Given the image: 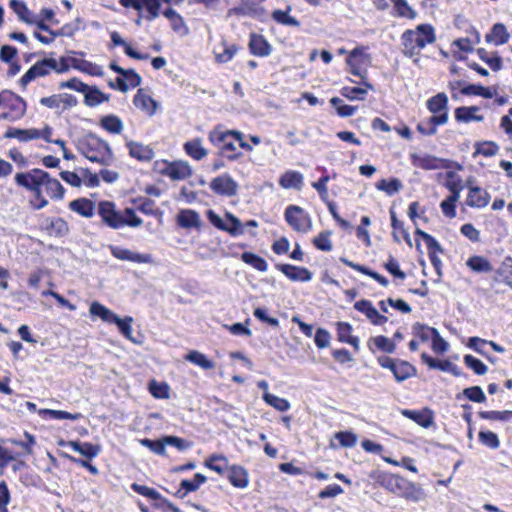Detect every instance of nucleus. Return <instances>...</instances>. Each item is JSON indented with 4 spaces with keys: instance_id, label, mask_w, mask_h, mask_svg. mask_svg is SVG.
I'll list each match as a JSON object with an SVG mask.
<instances>
[{
    "instance_id": "f257e3e1",
    "label": "nucleus",
    "mask_w": 512,
    "mask_h": 512,
    "mask_svg": "<svg viewBox=\"0 0 512 512\" xmlns=\"http://www.w3.org/2000/svg\"><path fill=\"white\" fill-rule=\"evenodd\" d=\"M98 215L104 225L114 230L124 227L138 228L143 224V220L137 216L134 209H118L116 204L111 201L98 203Z\"/></svg>"
},
{
    "instance_id": "f03ea898",
    "label": "nucleus",
    "mask_w": 512,
    "mask_h": 512,
    "mask_svg": "<svg viewBox=\"0 0 512 512\" xmlns=\"http://www.w3.org/2000/svg\"><path fill=\"white\" fill-rule=\"evenodd\" d=\"M436 41L435 30L430 24H419L401 35L402 52L406 57L417 58L427 44ZM417 62V59H414Z\"/></svg>"
},
{
    "instance_id": "7ed1b4c3",
    "label": "nucleus",
    "mask_w": 512,
    "mask_h": 512,
    "mask_svg": "<svg viewBox=\"0 0 512 512\" xmlns=\"http://www.w3.org/2000/svg\"><path fill=\"white\" fill-rule=\"evenodd\" d=\"M78 151L91 162L108 166L113 162V153L109 144L96 136L87 134L78 142Z\"/></svg>"
},
{
    "instance_id": "20e7f679",
    "label": "nucleus",
    "mask_w": 512,
    "mask_h": 512,
    "mask_svg": "<svg viewBox=\"0 0 512 512\" xmlns=\"http://www.w3.org/2000/svg\"><path fill=\"white\" fill-rule=\"evenodd\" d=\"M69 70L68 60L61 57L59 60L54 58H45L37 61L20 79L22 86H27L31 81L38 77H44L51 71L63 73Z\"/></svg>"
},
{
    "instance_id": "39448f33",
    "label": "nucleus",
    "mask_w": 512,
    "mask_h": 512,
    "mask_svg": "<svg viewBox=\"0 0 512 512\" xmlns=\"http://www.w3.org/2000/svg\"><path fill=\"white\" fill-rule=\"evenodd\" d=\"M209 140L220 149L223 156L230 160H235L240 155L234 153L236 151L234 141H241V132L239 131H222L219 128H215L209 133Z\"/></svg>"
},
{
    "instance_id": "423d86ee",
    "label": "nucleus",
    "mask_w": 512,
    "mask_h": 512,
    "mask_svg": "<svg viewBox=\"0 0 512 512\" xmlns=\"http://www.w3.org/2000/svg\"><path fill=\"white\" fill-rule=\"evenodd\" d=\"M0 106L7 111L0 114L1 119L17 121L26 113V102L11 91L5 90L0 93Z\"/></svg>"
},
{
    "instance_id": "0eeeda50",
    "label": "nucleus",
    "mask_w": 512,
    "mask_h": 512,
    "mask_svg": "<svg viewBox=\"0 0 512 512\" xmlns=\"http://www.w3.org/2000/svg\"><path fill=\"white\" fill-rule=\"evenodd\" d=\"M156 167L159 173L174 181L184 180L192 175L191 166L186 161H160L156 162Z\"/></svg>"
},
{
    "instance_id": "6e6552de",
    "label": "nucleus",
    "mask_w": 512,
    "mask_h": 512,
    "mask_svg": "<svg viewBox=\"0 0 512 512\" xmlns=\"http://www.w3.org/2000/svg\"><path fill=\"white\" fill-rule=\"evenodd\" d=\"M285 220L297 232L306 233L312 228V220L303 208L289 205L285 210Z\"/></svg>"
},
{
    "instance_id": "1a4fd4ad",
    "label": "nucleus",
    "mask_w": 512,
    "mask_h": 512,
    "mask_svg": "<svg viewBox=\"0 0 512 512\" xmlns=\"http://www.w3.org/2000/svg\"><path fill=\"white\" fill-rule=\"evenodd\" d=\"M207 217L216 228L228 232L232 236H238L244 233L242 222L231 213H226V218L222 219L213 210H208Z\"/></svg>"
},
{
    "instance_id": "9d476101",
    "label": "nucleus",
    "mask_w": 512,
    "mask_h": 512,
    "mask_svg": "<svg viewBox=\"0 0 512 512\" xmlns=\"http://www.w3.org/2000/svg\"><path fill=\"white\" fill-rule=\"evenodd\" d=\"M27 179L30 181V184H44V191L51 198L62 199L64 196L65 190L61 183L57 179L51 178L44 170L37 172Z\"/></svg>"
},
{
    "instance_id": "9b49d317",
    "label": "nucleus",
    "mask_w": 512,
    "mask_h": 512,
    "mask_svg": "<svg viewBox=\"0 0 512 512\" xmlns=\"http://www.w3.org/2000/svg\"><path fill=\"white\" fill-rule=\"evenodd\" d=\"M125 8H133L138 12H144V18L152 21L159 16L161 0H119Z\"/></svg>"
},
{
    "instance_id": "f8f14e48",
    "label": "nucleus",
    "mask_w": 512,
    "mask_h": 512,
    "mask_svg": "<svg viewBox=\"0 0 512 512\" xmlns=\"http://www.w3.org/2000/svg\"><path fill=\"white\" fill-rule=\"evenodd\" d=\"M108 249L113 257L121 261H129L139 264L153 263V257L149 253H138L136 251L116 245H109Z\"/></svg>"
},
{
    "instance_id": "ddd939ff",
    "label": "nucleus",
    "mask_w": 512,
    "mask_h": 512,
    "mask_svg": "<svg viewBox=\"0 0 512 512\" xmlns=\"http://www.w3.org/2000/svg\"><path fill=\"white\" fill-rule=\"evenodd\" d=\"M210 188L216 194L233 196L237 192L238 184L228 174H223L211 181Z\"/></svg>"
},
{
    "instance_id": "4468645a",
    "label": "nucleus",
    "mask_w": 512,
    "mask_h": 512,
    "mask_svg": "<svg viewBox=\"0 0 512 512\" xmlns=\"http://www.w3.org/2000/svg\"><path fill=\"white\" fill-rule=\"evenodd\" d=\"M447 187L451 191V195L441 202L440 208L446 217L454 218L456 216V203L460 198L461 188H459L456 183H448Z\"/></svg>"
},
{
    "instance_id": "2eb2a0df",
    "label": "nucleus",
    "mask_w": 512,
    "mask_h": 512,
    "mask_svg": "<svg viewBox=\"0 0 512 512\" xmlns=\"http://www.w3.org/2000/svg\"><path fill=\"white\" fill-rule=\"evenodd\" d=\"M354 308L365 314L374 325H382L388 321V318L378 312V310L368 300H360L354 304Z\"/></svg>"
},
{
    "instance_id": "dca6fc26",
    "label": "nucleus",
    "mask_w": 512,
    "mask_h": 512,
    "mask_svg": "<svg viewBox=\"0 0 512 512\" xmlns=\"http://www.w3.org/2000/svg\"><path fill=\"white\" fill-rule=\"evenodd\" d=\"M276 267L291 281L308 282L312 279V273L307 268L290 264H279Z\"/></svg>"
},
{
    "instance_id": "f3484780",
    "label": "nucleus",
    "mask_w": 512,
    "mask_h": 512,
    "mask_svg": "<svg viewBox=\"0 0 512 512\" xmlns=\"http://www.w3.org/2000/svg\"><path fill=\"white\" fill-rule=\"evenodd\" d=\"M427 109L431 112L432 116L445 115L446 123L448 122V97L445 93L441 92L428 99L426 102Z\"/></svg>"
},
{
    "instance_id": "a211bd4d",
    "label": "nucleus",
    "mask_w": 512,
    "mask_h": 512,
    "mask_svg": "<svg viewBox=\"0 0 512 512\" xmlns=\"http://www.w3.org/2000/svg\"><path fill=\"white\" fill-rule=\"evenodd\" d=\"M468 188L469 193L466 199V204L469 207L481 209L488 205L491 197L486 190L478 186H468Z\"/></svg>"
},
{
    "instance_id": "6ab92c4d",
    "label": "nucleus",
    "mask_w": 512,
    "mask_h": 512,
    "mask_svg": "<svg viewBox=\"0 0 512 512\" xmlns=\"http://www.w3.org/2000/svg\"><path fill=\"white\" fill-rule=\"evenodd\" d=\"M250 52L258 57H267L272 53L271 44L263 35L252 33L249 40Z\"/></svg>"
},
{
    "instance_id": "aec40b11",
    "label": "nucleus",
    "mask_w": 512,
    "mask_h": 512,
    "mask_svg": "<svg viewBox=\"0 0 512 512\" xmlns=\"http://www.w3.org/2000/svg\"><path fill=\"white\" fill-rule=\"evenodd\" d=\"M37 172H41V169H33L31 171L21 172L15 175V182L17 185L31 191L33 193V198H39L43 196L44 184H30V181L26 179V177H31Z\"/></svg>"
},
{
    "instance_id": "412c9836",
    "label": "nucleus",
    "mask_w": 512,
    "mask_h": 512,
    "mask_svg": "<svg viewBox=\"0 0 512 512\" xmlns=\"http://www.w3.org/2000/svg\"><path fill=\"white\" fill-rule=\"evenodd\" d=\"M410 158L412 165L417 168L425 170H437L441 168V159L429 154L412 153Z\"/></svg>"
},
{
    "instance_id": "4be33fe9",
    "label": "nucleus",
    "mask_w": 512,
    "mask_h": 512,
    "mask_svg": "<svg viewBox=\"0 0 512 512\" xmlns=\"http://www.w3.org/2000/svg\"><path fill=\"white\" fill-rule=\"evenodd\" d=\"M177 224L185 229H199L202 226V220L195 210L182 209L177 215Z\"/></svg>"
},
{
    "instance_id": "5701e85b",
    "label": "nucleus",
    "mask_w": 512,
    "mask_h": 512,
    "mask_svg": "<svg viewBox=\"0 0 512 512\" xmlns=\"http://www.w3.org/2000/svg\"><path fill=\"white\" fill-rule=\"evenodd\" d=\"M402 415L413 420L423 428H429L434 423L433 412L428 408L421 411L405 409L402 411Z\"/></svg>"
},
{
    "instance_id": "b1692460",
    "label": "nucleus",
    "mask_w": 512,
    "mask_h": 512,
    "mask_svg": "<svg viewBox=\"0 0 512 512\" xmlns=\"http://www.w3.org/2000/svg\"><path fill=\"white\" fill-rule=\"evenodd\" d=\"M126 145L129 150V155L139 161L147 162L154 157V151L149 145L135 141H128Z\"/></svg>"
},
{
    "instance_id": "393cba45",
    "label": "nucleus",
    "mask_w": 512,
    "mask_h": 512,
    "mask_svg": "<svg viewBox=\"0 0 512 512\" xmlns=\"http://www.w3.org/2000/svg\"><path fill=\"white\" fill-rule=\"evenodd\" d=\"M446 124L445 115L442 116H430L417 125V131L424 136H432L437 133V127Z\"/></svg>"
},
{
    "instance_id": "a878e982",
    "label": "nucleus",
    "mask_w": 512,
    "mask_h": 512,
    "mask_svg": "<svg viewBox=\"0 0 512 512\" xmlns=\"http://www.w3.org/2000/svg\"><path fill=\"white\" fill-rule=\"evenodd\" d=\"M238 51L239 47L236 44L222 41L221 44L214 49L215 60L222 64L228 63L234 58Z\"/></svg>"
},
{
    "instance_id": "bb28decb",
    "label": "nucleus",
    "mask_w": 512,
    "mask_h": 512,
    "mask_svg": "<svg viewBox=\"0 0 512 512\" xmlns=\"http://www.w3.org/2000/svg\"><path fill=\"white\" fill-rule=\"evenodd\" d=\"M134 104L149 116H153L158 108V103L150 95L146 94L143 89L137 91L134 96Z\"/></svg>"
},
{
    "instance_id": "cd10ccee",
    "label": "nucleus",
    "mask_w": 512,
    "mask_h": 512,
    "mask_svg": "<svg viewBox=\"0 0 512 512\" xmlns=\"http://www.w3.org/2000/svg\"><path fill=\"white\" fill-rule=\"evenodd\" d=\"M163 15L169 20L171 29L175 33L181 36H185L189 33V28L183 17L176 10L168 8L163 12Z\"/></svg>"
},
{
    "instance_id": "c85d7f7f",
    "label": "nucleus",
    "mask_w": 512,
    "mask_h": 512,
    "mask_svg": "<svg viewBox=\"0 0 512 512\" xmlns=\"http://www.w3.org/2000/svg\"><path fill=\"white\" fill-rule=\"evenodd\" d=\"M279 185L284 189L300 190L303 185V175L298 171L288 170L281 175Z\"/></svg>"
},
{
    "instance_id": "c756f323",
    "label": "nucleus",
    "mask_w": 512,
    "mask_h": 512,
    "mask_svg": "<svg viewBox=\"0 0 512 512\" xmlns=\"http://www.w3.org/2000/svg\"><path fill=\"white\" fill-rule=\"evenodd\" d=\"M44 228L50 236L54 237H63L69 232L68 224L62 218L46 219Z\"/></svg>"
},
{
    "instance_id": "7c9ffc66",
    "label": "nucleus",
    "mask_w": 512,
    "mask_h": 512,
    "mask_svg": "<svg viewBox=\"0 0 512 512\" xmlns=\"http://www.w3.org/2000/svg\"><path fill=\"white\" fill-rule=\"evenodd\" d=\"M184 151L192 159L200 161L208 155V150L203 146L200 138H194L185 142Z\"/></svg>"
},
{
    "instance_id": "2f4dec72",
    "label": "nucleus",
    "mask_w": 512,
    "mask_h": 512,
    "mask_svg": "<svg viewBox=\"0 0 512 512\" xmlns=\"http://www.w3.org/2000/svg\"><path fill=\"white\" fill-rule=\"evenodd\" d=\"M509 33L502 23H496L491 28L490 33L485 36V40L488 43H492L496 46L506 43L509 39Z\"/></svg>"
},
{
    "instance_id": "473e14b6",
    "label": "nucleus",
    "mask_w": 512,
    "mask_h": 512,
    "mask_svg": "<svg viewBox=\"0 0 512 512\" xmlns=\"http://www.w3.org/2000/svg\"><path fill=\"white\" fill-rule=\"evenodd\" d=\"M337 338L340 342L350 344L356 350L359 349V339L352 336V326L347 322H337Z\"/></svg>"
},
{
    "instance_id": "72a5a7b5",
    "label": "nucleus",
    "mask_w": 512,
    "mask_h": 512,
    "mask_svg": "<svg viewBox=\"0 0 512 512\" xmlns=\"http://www.w3.org/2000/svg\"><path fill=\"white\" fill-rule=\"evenodd\" d=\"M479 108L477 106L458 107L455 110V119L458 122L468 123L471 121L481 122L484 120L482 115L478 114Z\"/></svg>"
},
{
    "instance_id": "f704fd0d",
    "label": "nucleus",
    "mask_w": 512,
    "mask_h": 512,
    "mask_svg": "<svg viewBox=\"0 0 512 512\" xmlns=\"http://www.w3.org/2000/svg\"><path fill=\"white\" fill-rule=\"evenodd\" d=\"M5 138H15L20 142H27L34 139L40 138V130L38 129H18V128H9L5 134Z\"/></svg>"
},
{
    "instance_id": "c9c22d12",
    "label": "nucleus",
    "mask_w": 512,
    "mask_h": 512,
    "mask_svg": "<svg viewBox=\"0 0 512 512\" xmlns=\"http://www.w3.org/2000/svg\"><path fill=\"white\" fill-rule=\"evenodd\" d=\"M66 445L72 448L73 451L87 458H94L100 452V446L93 445L88 442L80 443L77 441H69L66 443Z\"/></svg>"
},
{
    "instance_id": "e433bc0d",
    "label": "nucleus",
    "mask_w": 512,
    "mask_h": 512,
    "mask_svg": "<svg viewBox=\"0 0 512 512\" xmlns=\"http://www.w3.org/2000/svg\"><path fill=\"white\" fill-rule=\"evenodd\" d=\"M340 261L342 263H344L345 265L351 267L352 269H354V270H356L358 272H361V273H363L365 275L370 276L371 278L376 280L383 287H387L388 284H389L388 280L385 277H383L382 275H380L379 273H377L375 271H372V270L368 269L367 267H365L363 265L356 264V263L348 260L345 257H341Z\"/></svg>"
},
{
    "instance_id": "4c0bfd02",
    "label": "nucleus",
    "mask_w": 512,
    "mask_h": 512,
    "mask_svg": "<svg viewBox=\"0 0 512 512\" xmlns=\"http://www.w3.org/2000/svg\"><path fill=\"white\" fill-rule=\"evenodd\" d=\"M340 261L342 263H344L345 265L351 267L352 269H354V270H356L358 272H361V273H363L365 275L370 276L371 278L376 280L383 287H387L388 284H389L388 280L385 277H383L382 275H380L379 273H377L375 271H372V270L368 269L367 267H365L363 265L356 264V263L348 260L345 257H341Z\"/></svg>"
},
{
    "instance_id": "58836bf2",
    "label": "nucleus",
    "mask_w": 512,
    "mask_h": 512,
    "mask_svg": "<svg viewBox=\"0 0 512 512\" xmlns=\"http://www.w3.org/2000/svg\"><path fill=\"white\" fill-rule=\"evenodd\" d=\"M340 261L342 263H344L345 265L351 267L352 269H354V270H356L358 272H361V273H363L365 275L370 276L371 278L376 280L383 287H387L388 284H389L388 280L385 277H383L382 275H380L379 273H377L375 271H372V270L368 269L367 267H365L363 265L356 264V263L348 260L345 257H341Z\"/></svg>"
},
{
    "instance_id": "ea45409f",
    "label": "nucleus",
    "mask_w": 512,
    "mask_h": 512,
    "mask_svg": "<svg viewBox=\"0 0 512 512\" xmlns=\"http://www.w3.org/2000/svg\"><path fill=\"white\" fill-rule=\"evenodd\" d=\"M340 261L342 263H344L345 265L351 267L352 269H354V270H356L358 272H361V273H363L365 275L370 276L371 278L376 280L383 287H387L388 284H389L388 280L385 277H383L382 275H380L379 273H377L375 271H372V270L368 269L367 267H365L363 265L356 264V263L348 260L345 257H341Z\"/></svg>"
},
{
    "instance_id": "a19ab883",
    "label": "nucleus",
    "mask_w": 512,
    "mask_h": 512,
    "mask_svg": "<svg viewBox=\"0 0 512 512\" xmlns=\"http://www.w3.org/2000/svg\"><path fill=\"white\" fill-rule=\"evenodd\" d=\"M229 482L237 488H246L248 486V474L245 469L239 466H232L228 473Z\"/></svg>"
},
{
    "instance_id": "79ce46f5",
    "label": "nucleus",
    "mask_w": 512,
    "mask_h": 512,
    "mask_svg": "<svg viewBox=\"0 0 512 512\" xmlns=\"http://www.w3.org/2000/svg\"><path fill=\"white\" fill-rule=\"evenodd\" d=\"M392 373L397 382H403L413 377L416 374V369L406 361L397 360V364Z\"/></svg>"
},
{
    "instance_id": "37998d69",
    "label": "nucleus",
    "mask_w": 512,
    "mask_h": 512,
    "mask_svg": "<svg viewBox=\"0 0 512 512\" xmlns=\"http://www.w3.org/2000/svg\"><path fill=\"white\" fill-rule=\"evenodd\" d=\"M89 313L91 316L99 317L107 323H113L116 320V314L101 303L94 301L90 304Z\"/></svg>"
},
{
    "instance_id": "c03bdc74",
    "label": "nucleus",
    "mask_w": 512,
    "mask_h": 512,
    "mask_svg": "<svg viewBox=\"0 0 512 512\" xmlns=\"http://www.w3.org/2000/svg\"><path fill=\"white\" fill-rule=\"evenodd\" d=\"M368 346L372 352H374L373 347H375L376 349L381 350L385 353H389V354L394 353V351L396 349L395 343L392 342L386 336H382V335L372 337L368 342Z\"/></svg>"
},
{
    "instance_id": "a18cd8bd",
    "label": "nucleus",
    "mask_w": 512,
    "mask_h": 512,
    "mask_svg": "<svg viewBox=\"0 0 512 512\" xmlns=\"http://www.w3.org/2000/svg\"><path fill=\"white\" fill-rule=\"evenodd\" d=\"M69 208L79 215L89 218L93 215V203L86 198L73 200L69 203Z\"/></svg>"
},
{
    "instance_id": "49530a36",
    "label": "nucleus",
    "mask_w": 512,
    "mask_h": 512,
    "mask_svg": "<svg viewBox=\"0 0 512 512\" xmlns=\"http://www.w3.org/2000/svg\"><path fill=\"white\" fill-rule=\"evenodd\" d=\"M361 54V48H355L353 49L348 58H347V64L349 66V72L352 73L355 76L360 77L363 81L367 76V71L363 70L361 66H359V63L357 62V56Z\"/></svg>"
},
{
    "instance_id": "de8ad7c7",
    "label": "nucleus",
    "mask_w": 512,
    "mask_h": 512,
    "mask_svg": "<svg viewBox=\"0 0 512 512\" xmlns=\"http://www.w3.org/2000/svg\"><path fill=\"white\" fill-rule=\"evenodd\" d=\"M363 85L366 87V89L360 87H344L341 90V94L350 100H363L367 94V89H374L373 86L367 81H363Z\"/></svg>"
},
{
    "instance_id": "09e8293b",
    "label": "nucleus",
    "mask_w": 512,
    "mask_h": 512,
    "mask_svg": "<svg viewBox=\"0 0 512 512\" xmlns=\"http://www.w3.org/2000/svg\"><path fill=\"white\" fill-rule=\"evenodd\" d=\"M241 259L244 263L252 266L254 269L260 272H266L268 270V264L265 259L254 254L252 252H244L241 255Z\"/></svg>"
},
{
    "instance_id": "8fccbe9b",
    "label": "nucleus",
    "mask_w": 512,
    "mask_h": 512,
    "mask_svg": "<svg viewBox=\"0 0 512 512\" xmlns=\"http://www.w3.org/2000/svg\"><path fill=\"white\" fill-rule=\"evenodd\" d=\"M376 188L391 196L399 192L403 188V184L397 178H392L390 180L381 179L376 183Z\"/></svg>"
},
{
    "instance_id": "3c124183",
    "label": "nucleus",
    "mask_w": 512,
    "mask_h": 512,
    "mask_svg": "<svg viewBox=\"0 0 512 512\" xmlns=\"http://www.w3.org/2000/svg\"><path fill=\"white\" fill-rule=\"evenodd\" d=\"M260 8L256 6L251 0H243L239 6L234 7L231 12L238 16L254 17L259 15Z\"/></svg>"
},
{
    "instance_id": "603ef678",
    "label": "nucleus",
    "mask_w": 512,
    "mask_h": 512,
    "mask_svg": "<svg viewBox=\"0 0 512 512\" xmlns=\"http://www.w3.org/2000/svg\"><path fill=\"white\" fill-rule=\"evenodd\" d=\"M466 265L473 270L474 272H490L492 271V265L491 263L482 256H472L470 257Z\"/></svg>"
},
{
    "instance_id": "864d4df0",
    "label": "nucleus",
    "mask_w": 512,
    "mask_h": 512,
    "mask_svg": "<svg viewBox=\"0 0 512 512\" xmlns=\"http://www.w3.org/2000/svg\"><path fill=\"white\" fill-rule=\"evenodd\" d=\"M186 360L201 367L204 370H210L215 367V364L209 360L203 353L198 351H191L186 355Z\"/></svg>"
},
{
    "instance_id": "5fc2aeb1",
    "label": "nucleus",
    "mask_w": 512,
    "mask_h": 512,
    "mask_svg": "<svg viewBox=\"0 0 512 512\" xmlns=\"http://www.w3.org/2000/svg\"><path fill=\"white\" fill-rule=\"evenodd\" d=\"M121 332V334L127 338L128 340L135 342L133 338V329H132V323L133 318L130 316H126L124 318H120L118 315L116 316V320L113 321Z\"/></svg>"
},
{
    "instance_id": "6e6d98bb",
    "label": "nucleus",
    "mask_w": 512,
    "mask_h": 512,
    "mask_svg": "<svg viewBox=\"0 0 512 512\" xmlns=\"http://www.w3.org/2000/svg\"><path fill=\"white\" fill-rule=\"evenodd\" d=\"M264 401L280 412H285L290 409V403L287 399L278 397L274 394L266 392L263 394Z\"/></svg>"
},
{
    "instance_id": "4d7b16f0",
    "label": "nucleus",
    "mask_w": 512,
    "mask_h": 512,
    "mask_svg": "<svg viewBox=\"0 0 512 512\" xmlns=\"http://www.w3.org/2000/svg\"><path fill=\"white\" fill-rule=\"evenodd\" d=\"M83 93L85 94V103L88 106H97L109 99L100 90L89 87L88 85L87 90Z\"/></svg>"
},
{
    "instance_id": "13d9d810",
    "label": "nucleus",
    "mask_w": 512,
    "mask_h": 512,
    "mask_svg": "<svg viewBox=\"0 0 512 512\" xmlns=\"http://www.w3.org/2000/svg\"><path fill=\"white\" fill-rule=\"evenodd\" d=\"M121 76L125 79V84L121 87V92H127L131 88H136L142 82L141 76L132 69H126Z\"/></svg>"
},
{
    "instance_id": "bf43d9fd",
    "label": "nucleus",
    "mask_w": 512,
    "mask_h": 512,
    "mask_svg": "<svg viewBox=\"0 0 512 512\" xmlns=\"http://www.w3.org/2000/svg\"><path fill=\"white\" fill-rule=\"evenodd\" d=\"M289 10H290V8H288L287 11H283V10L273 11L272 19L282 25L299 27L300 22L295 17L289 15Z\"/></svg>"
},
{
    "instance_id": "052dcab7",
    "label": "nucleus",
    "mask_w": 512,
    "mask_h": 512,
    "mask_svg": "<svg viewBox=\"0 0 512 512\" xmlns=\"http://www.w3.org/2000/svg\"><path fill=\"white\" fill-rule=\"evenodd\" d=\"M102 127L110 133L120 134L123 130L122 121L114 115L105 116L101 120Z\"/></svg>"
},
{
    "instance_id": "680f3d73",
    "label": "nucleus",
    "mask_w": 512,
    "mask_h": 512,
    "mask_svg": "<svg viewBox=\"0 0 512 512\" xmlns=\"http://www.w3.org/2000/svg\"><path fill=\"white\" fill-rule=\"evenodd\" d=\"M498 145L491 141H484L476 144L475 152L473 157L477 155H483L485 157H492L498 152Z\"/></svg>"
},
{
    "instance_id": "e2e57ef3",
    "label": "nucleus",
    "mask_w": 512,
    "mask_h": 512,
    "mask_svg": "<svg viewBox=\"0 0 512 512\" xmlns=\"http://www.w3.org/2000/svg\"><path fill=\"white\" fill-rule=\"evenodd\" d=\"M140 444L148 449H150L153 453L157 455H165L166 454V442L164 441V437L160 440H151L148 438H144L139 440Z\"/></svg>"
},
{
    "instance_id": "0e129e2a",
    "label": "nucleus",
    "mask_w": 512,
    "mask_h": 512,
    "mask_svg": "<svg viewBox=\"0 0 512 512\" xmlns=\"http://www.w3.org/2000/svg\"><path fill=\"white\" fill-rule=\"evenodd\" d=\"M227 459L222 455H212L205 462V466L218 474H222L227 467Z\"/></svg>"
},
{
    "instance_id": "69168bd1",
    "label": "nucleus",
    "mask_w": 512,
    "mask_h": 512,
    "mask_svg": "<svg viewBox=\"0 0 512 512\" xmlns=\"http://www.w3.org/2000/svg\"><path fill=\"white\" fill-rule=\"evenodd\" d=\"M398 15L408 19H414L417 15L416 11L407 3L406 0H390Z\"/></svg>"
},
{
    "instance_id": "338daca9",
    "label": "nucleus",
    "mask_w": 512,
    "mask_h": 512,
    "mask_svg": "<svg viewBox=\"0 0 512 512\" xmlns=\"http://www.w3.org/2000/svg\"><path fill=\"white\" fill-rule=\"evenodd\" d=\"M480 443L491 449H497L500 446V441L496 433L492 431H480L478 434Z\"/></svg>"
},
{
    "instance_id": "774afa93",
    "label": "nucleus",
    "mask_w": 512,
    "mask_h": 512,
    "mask_svg": "<svg viewBox=\"0 0 512 512\" xmlns=\"http://www.w3.org/2000/svg\"><path fill=\"white\" fill-rule=\"evenodd\" d=\"M330 102L332 106L337 110V113L342 117L352 116L357 111V107L344 104L343 101L338 97L332 98Z\"/></svg>"
}]
</instances>
